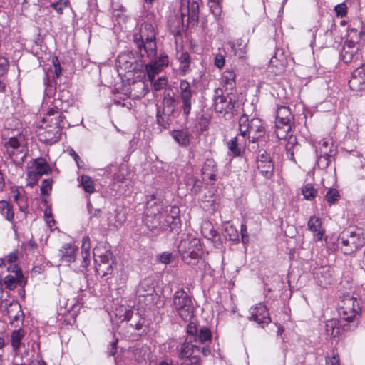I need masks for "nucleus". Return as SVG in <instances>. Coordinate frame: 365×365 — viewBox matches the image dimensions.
<instances>
[{
  "instance_id": "f257e3e1",
  "label": "nucleus",
  "mask_w": 365,
  "mask_h": 365,
  "mask_svg": "<svg viewBox=\"0 0 365 365\" xmlns=\"http://www.w3.org/2000/svg\"><path fill=\"white\" fill-rule=\"evenodd\" d=\"M140 37L141 41L137 42V45L142 58L146 56L150 61L145 65V69L147 76L152 81L155 75L168 65V58L165 53H161L157 57L155 31L152 24L145 23L141 26Z\"/></svg>"
},
{
  "instance_id": "f03ea898",
  "label": "nucleus",
  "mask_w": 365,
  "mask_h": 365,
  "mask_svg": "<svg viewBox=\"0 0 365 365\" xmlns=\"http://www.w3.org/2000/svg\"><path fill=\"white\" fill-rule=\"evenodd\" d=\"M65 118L57 107L49 108L36 133L41 142L53 144L59 140Z\"/></svg>"
},
{
  "instance_id": "7ed1b4c3",
  "label": "nucleus",
  "mask_w": 365,
  "mask_h": 365,
  "mask_svg": "<svg viewBox=\"0 0 365 365\" xmlns=\"http://www.w3.org/2000/svg\"><path fill=\"white\" fill-rule=\"evenodd\" d=\"M239 129L242 138H247L249 142L255 143L265 133V128L262 119L252 118L251 120L246 114L240 116Z\"/></svg>"
},
{
  "instance_id": "20e7f679",
  "label": "nucleus",
  "mask_w": 365,
  "mask_h": 365,
  "mask_svg": "<svg viewBox=\"0 0 365 365\" xmlns=\"http://www.w3.org/2000/svg\"><path fill=\"white\" fill-rule=\"evenodd\" d=\"M180 15L170 16L168 23L173 31H178L187 24L197 21L199 14V5L195 1H188L186 5L182 4L180 7Z\"/></svg>"
},
{
  "instance_id": "39448f33",
  "label": "nucleus",
  "mask_w": 365,
  "mask_h": 365,
  "mask_svg": "<svg viewBox=\"0 0 365 365\" xmlns=\"http://www.w3.org/2000/svg\"><path fill=\"white\" fill-rule=\"evenodd\" d=\"M178 250L182 260L188 264H195L203 254L200 240L196 237L182 239L178 245Z\"/></svg>"
},
{
  "instance_id": "423d86ee",
  "label": "nucleus",
  "mask_w": 365,
  "mask_h": 365,
  "mask_svg": "<svg viewBox=\"0 0 365 365\" xmlns=\"http://www.w3.org/2000/svg\"><path fill=\"white\" fill-rule=\"evenodd\" d=\"M340 250L345 255H351L365 244V237L361 230L344 231L339 235Z\"/></svg>"
},
{
  "instance_id": "0eeeda50",
  "label": "nucleus",
  "mask_w": 365,
  "mask_h": 365,
  "mask_svg": "<svg viewBox=\"0 0 365 365\" xmlns=\"http://www.w3.org/2000/svg\"><path fill=\"white\" fill-rule=\"evenodd\" d=\"M361 311V299L349 294L344 296L339 305L341 320L356 324Z\"/></svg>"
},
{
  "instance_id": "6e6552de",
  "label": "nucleus",
  "mask_w": 365,
  "mask_h": 365,
  "mask_svg": "<svg viewBox=\"0 0 365 365\" xmlns=\"http://www.w3.org/2000/svg\"><path fill=\"white\" fill-rule=\"evenodd\" d=\"M173 305L179 316L185 322L190 321L194 317L192 302L182 289L175 292L173 297Z\"/></svg>"
},
{
  "instance_id": "1a4fd4ad",
  "label": "nucleus",
  "mask_w": 365,
  "mask_h": 365,
  "mask_svg": "<svg viewBox=\"0 0 365 365\" xmlns=\"http://www.w3.org/2000/svg\"><path fill=\"white\" fill-rule=\"evenodd\" d=\"M93 254L97 273L101 277L110 274L112 270L110 263L112 257L110 250L106 246L99 245L93 249Z\"/></svg>"
},
{
  "instance_id": "9d476101",
  "label": "nucleus",
  "mask_w": 365,
  "mask_h": 365,
  "mask_svg": "<svg viewBox=\"0 0 365 365\" xmlns=\"http://www.w3.org/2000/svg\"><path fill=\"white\" fill-rule=\"evenodd\" d=\"M293 115L287 106L277 108L275 133L279 139H286L291 130Z\"/></svg>"
},
{
  "instance_id": "9b49d317",
  "label": "nucleus",
  "mask_w": 365,
  "mask_h": 365,
  "mask_svg": "<svg viewBox=\"0 0 365 365\" xmlns=\"http://www.w3.org/2000/svg\"><path fill=\"white\" fill-rule=\"evenodd\" d=\"M317 154V163L318 166L324 169L330 164L336 150L331 139H323L318 142L315 148Z\"/></svg>"
},
{
  "instance_id": "f8f14e48",
  "label": "nucleus",
  "mask_w": 365,
  "mask_h": 365,
  "mask_svg": "<svg viewBox=\"0 0 365 365\" xmlns=\"http://www.w3.org/2000/svg\"><path fill=\"white\" fill-rule=\"evenodd\" d=\"M178 93V102L182 103L181 108L183 114L187 116L191 110L195 91L192 89L189 82L182 80L180 82Z\"/></svg>"
},
{
  "instance_id": "ddd939ff",
  "label": "nucleus",
  "mask_w": 365,
  "mask_h": 365,
  "mask_svg": "<svg viewBox=\"0 0 365 365\" xmlns=\"http://www.w3.org/2000/svg\"><path fill=\"white\" fill-rule=\"evenodd\" d=\"M116 67L120 76H125L126 73H130L139 70V64L136 62L134 54L127 51L118 55L116 60Z\"/></svg>"
},
{
  "instance_id": "4468645a",
  "label": "nucleus",
  "mask_w": 365,
  "mask_h": 365,
  "mask_svg": "<svg viewBox=\"0 0 365 365\" xmlns=\"http://www.w3.org/2000/svg\"><path fill=\"white\" fill-rule=\"evenodd\" d=\"M162 207V205L160 204L155 205L153 207H150L147 210V215H154L155 217H158V220H159L160 225L163 227H168L171 230H173L175 228H178L180 223V217L178 215V213L175 212L176 208H173V212L175 215H163L155 214V210L159 211L160 208Z\"/></svg>"
},
{
  "instance_id": "2eb2a0df",
  "label": "nucleus",
  "mask_w": 365,
  "mask_h": 365,
  "mask_svg": "<svg viewBox=\"0 0 365 365\" xmlns=\"http://www.w3.org/2000/svg\"><path fill=\"white\" fill-rule=\"evenodd\" d=\"M234 106L235 101L230 96L222 95L221 89L215 91L214 107L217 112L226 113L231 111Z\"/></svg>"
},
{
  "instance_id": "dca6fc26",
  "label": "nucleus",
  "mask_w": 365,
  "mask_h": 365,
  "mask_svg": "<svg viewBox=\"0 0 365 365\" xmlns=\"http://www.w3.org/2000/svg\"><path fill=\"white\" fill-rule=\"evenodd\" d=\"M257 170L262 175L270 178L273 174L274 163L269 155L264 150L259 151L256 160Z\"/></svg>"
},
{
  "instance_id": "f3484780",
  "label": "nucleus",
  "mask_w": 365,
  "mask_h": 365,
  "mask_svg": "<svg viewBox=\"0 0 365 365\" xmlns=\"http://www.w3.org/2000/svg\"><path fill=\"white\" fill-rule=\"evenodd\" d=\"M250 314L249 319L255 321L262 327L268 324L271 322L269 311L267 307L262 303L252 307L250 309Z\"/></svg>"
},
{
  "instance_id": "a211bd4d",
  "label": "nucleus",
  "mask_w": 365,
  "mask_h": 365,
  "mask_svg": "<svg viewBox=\"0 0 365 365\" xmlns=\"http://www.w3.org/2000/svg\"><path fill=\"white\" fill-rule=\"evenodd\" d=\"M349 86L352 91H361L365 89V68L359 67L354 71Z\"/></svg>"
},
{
  "instance_id": "6ab92c4d",
  "label": "nucleus",
  "mask_w": 365,
  "mask_h": 365,
  "mask_svg": "<svg viewBox=\"0 0 365 365\" xmlns=\"http://www.w3.org/2000/svg\"><path fill=\"white\" fill-rule=\"evenodd\" d=\"M314 277L317 283L323 287L329 285L333 280L332 272L329 267L317 268L314 272Z\"/></svg>"
},
{
  "instance_id": "aec40b11",
  "label": "nucleus",
  "mask_w": 365,
  "mask_h": 365,
  "mask_svg": "<svg viewBox=\"0 0 365 365\" xmlns=\"http://www.w3.org/2000/svg\"><path fill=\"white\" fill-rule=\"evenodd\" d=\"M6 311L11 324L18 326L19 322H23L24 314L21 311V307L17 301L14 300L9 303Z\"/></svg>"
},
{
  "instance_id": "412c9836",
  "label": "nucleus",
  "mask_w": 365,
  "mask_h": 365,
  "mask_svg": "<svg viewBox=\"0 0 365 365\" xmlns=\"http://www.w3.org/2000/svg\"><path fill=\"white\" fill-rule=\"evenodd\" d=\"M78 247L71 243L64 244L58 251V256L61 262L70 264L76 259Z\"/></svg>"
},
{
  "instance_id": "4be33fe9",
  "label": "nucleus",
  "mask_w": 365,
  "mask_h": 365,
  "mask_svg": "<svg viewBox=\"0 0 365 365\" xmlns=\"http://www.w3.org/2000/svg\"><path fill=\"white\" fill-rule=\"evenodd\" d=\"M217 169L212 160H207L202 168V178L206 183H212L216 180Z\"/></svg>"
},
{
  "instance_id": "5701e85b",
  "label": "nucleus",
  "mask_w": 365,
  "mask_h": 365,
  "mask_svg": "<svg viewBox=\"0 0 365 365\" xmlns=\"http://www.w3.org/2000/svg\"><path fill=\"white\" fill-rule=\"evenodd\" d=\"M308 228L313 232L314 241H321L324 235V230L322 226V220L319 217L312 216L308 221Z\"/></svg>"
},
{
  "instance_id": "b1692460",
  "label": "nucleus",
  "mask_w": 365,
  "mask_h": 365,
  "mask_svg": "<svg viewBox=\"0 0 365 365\" xmlns=\"http://www.w3.org/2000/svg\"><path fill=\"white\" fill-rule=\"evenodd\" d=\"M245 144V138H242L240 135L230 140L228 143V148L233 155L240 156L244 150Z\"/></svg>"
},
{
  "instance_id": "393cba45",
  "label": "nucleus",
  "mask_w": 365,
  "mask_h": 365,
  "mask_svg": "<svg viewBox=\"0 0 365 365\" xmlns=\"http://www.w3.org/2000/svg\"><path fill=\"white\" fill-rule=\"evenodd\" d=\"M26 282L23 274L19 276L8 274L3 279L4 284L9 290H14L18 285L24 286Z\"/></svg>"
},
{
  "instance_id": "a878e982",
  "label": "nucleus",
  "mask_w": 365,
  "mask_h": 365,
  "mask_svg": "<svg viewBox=\"0 0 365 365\" xmlns=\"http://www.w3.org/2000/svg\"><path fill=\"white\" fill-rule=\"evenodd\" d=\"M154 293L155 286L151 279H145L140 282L137 290V294L140 297H150Z\"/></svg>"
},
{
  "instance_id": "bb28decb",
  "label": "nucleus",
  "mask_w": 365,
  "mask_h": 365,
  "mask_svg": "<svg viewBox=\"0 0 365 365\" xmlns=\"http://www.w3.org/2000/svg\"><path fill=\"white\" fill-rule=\"evenodd\" d=\"M6 147L9 155H14L16 151L24 152V145L21 136L19 138L12 137L10 138L8 142L6 143Z\"/></svg>"
},
{
  "instance_id": "cd10ccee",
  "label": "nucleus",
  "mask_w": 365,
  "mask_h": 365,
  "mask_svg": "<svg viewBox=\"0 0 365 365\" xmlns=\"http://www.w3.org/2000/svg\"><path fill=\"white\" fill-rule=\"evenodd\" d=\"M81 255L83 260V266L86 267L91 263V240L88 236H84L82 239Z\"/></svg>"
},
{
  "instance_id": "c85d7f7f",
  "label": "nucleus",
  "mask_w": 365,
  "mask_h": 365,
  "mask_svg": "<svg viewBox=\"0 0 365 365\" xmlns=\"http://www.w3.org/2000/svg\"><path fill=\"white\" fill-rule=\"evenodd\" d=\"M300 145L297 141V138L292 135L289 136L287 143L285 145L287 155L291 160H294V153L299 150Z\"/></svg>"
},
{
  "instance_id": "c756f323",
  "label": "nucleus",
  "mask_w": 365,
  "mask_h": 365,
  "mask_svg": "<svg viewBox=\"0 0 365 365\" xmlns=\"http://www.w3.org/2000/svg\"><path fill=\"white\" fill-rule=\"evenodd\" d=\"M232 51L234 55L240 58H243L247 53V43L241 39H237L235 42L230 43Z\"/></svg>"
},
{
  "instance_id": "7c9ffc66",
  "label": "nucleus",
  "mask_w": 365,
  "mask_h": 365,
  "mask_svg": "<svg viewBox=\"0 0 365 365\" xmlns=\"http://www.w3.org/2000/svg\"><path fill=\"white\" fill-rule=\"evenodd\" d=\"M172 136L175 140L181 146H187L190 142V134L187 130H174Z\"/></svg>"
},
{
  "instance_id": "2f4dec72",
  "label": "nucleus",
  "mask_w": 365,
  "mask_h": 365,
  "mask_svg": "<svg viewBox=\"0 0 365 365\" xmlns=\"http://www.w3.org/2000/svg\"><path fill=\"white\" fill-rule=\"evenodd\" d=\"M0 214L9 222H12L14 218L13 206L6 200L0 201Z\"/></svg>"
},
{
  "instance_id": "473e14b6",
  "label": "nucleus",
  "mask_w": 365,
  "mask_h": 365,
  "mask_svg": "<svg viewBox=\"0 0 365 365\" xmlns=\"http://www.w3.org/2000/svg\"><path fill=\"white\" fill-rule=\"evenodd\" d=\"M360 39V33L356 29H349L347 31V38L345 41V45L349 48H353L359 42Z\"/></svg>"
},
{
  "instance_id": "72a5a7b5",
  "label": "nucleus",
  "mask_w": 365,
  "mask_h": 365,
  "mask_svg": "<svg viewBox=\"0 0 365 365\" xmlns=\"http://www.w3.org/2000/svg\"><path fill=\"white\" fill-rule=\"evenodd\" d=\"M25 336V331L22 329L14 330L11 334V344L13 349L17 351L21 345V341Z\"/></svg>"
},
{
  "instance_id": "f704fd0d",
  "label": "nucleus",
  "mask_w": 365,
  "mask_h": 365,
  "mask_svg": "<svg viewBox=\"0 0 365 365\" xmlns=\"http://www.w3.org/2000/svg\"><path fill=\"white\" fill-rule=\"evenodd\" d=\"M325 331L328 336L336 337L340 334V327L337 319H332L326 322Z\"/></svg>"
},
{
  "instance_id": "c9c22d12",
  "label": "nucleus",
  "mask_w": 365,
  "mask_h": 365,
  "mask_svg": "<svg viewBox=\"0 0 365 365\" xmlns=\"http://www.w3.org/2000/svg\"><path fill=\"white\" fill-rule=\"evenodd\" d=\"M177 59L180 63V69L185 74L190 68V58L187 52L178 51Z\"/></svg>"
},
{
  "instance_id": "e433bc0d",
  "label": "nucleus",
  "mask_w": 365,
  "mask_h": 365,
  "mask_svg": "<svg viewBox=\"0 0 365 365\" xmlns=\"http://www.w3.org/2000/svg\"><path fill=\"white\" fill-rule=\"evenodd\" d=\"M23 190L21 188L12 187L11 193L14 201L17 203L21 210H24L26 208L25 197L22 194Z\"/></svg>"
},
{
  "instance_id": "4c0bfd02",
  "label": "nucleus",
  "mask_w": 365,
  "mask_h": 365,
  "mask_svg": "<svg viewBox=\"0 0 365 365\" xmlns=\"http://www.w3.org/2000/svg\"><path fill=\"white\" fill-rule=\"evenodd\" d=\"M33 169L38 173V175L47 174L50 171V168L45 159H36L33 164Z\"/></svg>"
},
{
  "instance_id": "58836bf2",
  "label": "nucleus",
  "mask_w": 365,
  "mask_h": 365,
  "mask_svg": "<svg viewBox=\"0 0 365 365\" xmlns=\"http://www.w3.org/2000/svg\"><path fill=\"white\" fill-rule=\"evenodd\" d=\"M80 184L86 192L88 194L94 192L95 184L91 177L84 175H81L80 178Z\"/></svg>"
},
{
  "instance_id": "ea45409f",
  "label": "nucleus",
  "mask_w": 365,
  "mask_h": 365,
  "mask_svg": "<svg viewBox=\"0 0 365 365\" xmlns=\"http://www.w3.org/2000/svg\"><path fill=\"white\" fill-rule=\"evenodd\" d=\"M337 26L335 24L331 23L327 26V29L324 31V44L332 43L336 40V32Z\"/></svg>"
},
{
  "instance_id": "a19ab883",
  "label": "nucleus",
  "mask_w": 365,
  "mask_h": 365,
  "mask_svg": "<svg viewBox=\"0 0 365 365\" xmlns=\"http://www.w3.org/2000/svg\"><path fill=\"white\" fill-rule=\"evenodd\" d=\"M317 190L315 189L312 184H305L302 187V193L304 198L307 200H313L317 195Z\"/></svg>"
},
{
  "instance_id": "79ce46f5",
  "label": "nucleus",
  "mask_w": 365,
  "mask_h": 365,
  "mask_svg": "<svg viewBox=\"0 0 365 365\" xmlns=\"http://www.w3.org/2000/svg\"><path fill=\"white\" fill-rule=\"evenodd\" d=\"M225 237L232 241H237L239 240V234L237 230L229 222H226L223 225Z\"/></svg>"
},
{
  "instance_id": "37998d69",
  "label": "nucleus",
  "mask_w": 365,
  "mask_h": 365,
  "mask_svg": "<svg viewBox=\"0 0 365 365\" xmlns=\"http://www.w3.org/2000/svg\"><path fill=\"white\" fill-rule=\"evenodd\" d=\"M202 235L208 240H213L217 236V231L214 229L212 224L209 222H205L202 227Z\"/></svg>"
},
{
  "instance_id": "c03bdc74",
  "label": "nucleus",
  "mask_w": 365,
  "mask_h": 365,
  "mask_svg": "<svg viewBox=\"0 0 365 365\" xmlns=\"http://www.w3.org/2000/svg\"><path fill=\"white\" fill-rule=\"evenodd\" d=\"M326 246L331 251H336L341 247L339 236L332 235L325 238Z\"/></svg>"
},
{
  "instance_id": "a18cd8bd",
  "label": "nucleus",
  "mask_w": 365,
  "mask_h": 365,
  "mask_svg": "<svg viewBox=\"0 0 365 365\" xmlns=\"http://www.w3.org/2000/svg\"><path fill=\"white\" fill-rule=\"evenodd\" d=\"M116 315L119 317V319L123 321H129L133 316V311L128 307L120 306L116 309Z\"/></svg>"
},
{
  "instance_id": "49530a36",
  "label": "nucleus",
  "mask_w": 365,
  "mask_h": 365,
  "mask_svg": "<svg viewBox=\"0 0 365 365\" xmlns=\"http://www.w3.org/2000/svg\"><path fill=\"white\" fill-rule=\"evenodd\" d=\"M158 73H157L155 76H156ZM154 76V78L155 79ZM148 78H149L148 77ZM150 82L151 81L148 79ZM153 88L155 91H158L163 88H165L168 84V80L165 76L160 77L156 81H154V80L152 81Z\"/></svg>"
},
{
  "instance_id": "de8ad7c7",
  "label": "nucleus",
  "mask_w": 365,
  "mask_h": 365,
  "mask_svg": "<svg viewBox=\"0 0 365 365\" xmlns=\"http://www.w3.org/2000/svg\"><path fill=\"white\" fill-rule=\"evenodd\" d=\"M210 9L215 16L220 15L221 13V0H208Z\"/></svg>"
},
{
  "instance_id": "09e8293b",
  "label": "nucleus",
  "mask_w": 365,
  "mask_h": 365,
  "mask_svg": "<svg viewBox=\"0 0 365 365\" xmlns=\"http://www.w3.org/2000/svg\"><path fill=\"white\" fill-rule=\"evenodd\" d=\"M212 334L210 331L207 328H202L200 329L197 338L200 342L205 343L207 341H209L211 339Z\"/></svg>"
},
{
  "instance_id": "8fccbe9b",
  "label": "nucleus",
  "mask_w": 365,
  "mask_h": 365,
  "mask_svg": "<svg viewBox=\"0 0 365 365\" xmlns=\"http://www.w3.org/2000/svg\"><path fill=\"white\" fill-rule=\"evenodd\" d=\"M68 0H60L53 1L51 4V6L53 8L58 14H61L63 9L68 5Z\"/></svg>"
},
{
  "instance_id": "3c124183",
  "label": "nucleus",
  "mask_w": 365,
  "mask_h": 365,
  "mask_svg": "<svg viewBox=\"0 0 365 365\" xmlns=\"http://www.w3.org/2000/svg\"><path fill=\"white\" fill-rule=\"evenodd\" d=\"M235 73L232 70H226L222 74V80L226 84L232 85L235 82Z\"/></svg>"
},
{
  "instance_id": "603ef678",
  "label": "nucleus",
  "mask_w": 365,
  "mask_h": 365,
  "mask_svg": "<svg viewBox=\"0 0 365 365\" xmlns=\"http://www.w3.org/2000/svg\"><path fill=\"white\" fill-rule=\"evenodd\" d=\"M112 10H113V16L116 17H120L125 12L126 9L125 8L118 4V3H113L112 4Z\"/></svg>"
},
{
  "instance_id": "864d4df0",
  "label": "nucleus",
  "mask_w": 365,
  "mask_h": 365,
  "mask_svg": "<svg viewBox=\"0 0 365 365\" xmlns=\"http://www.w3.org/2000/svg\"><path fill=\"white\" fill-rule=\"evenodd\" d=\"M178 103V100L175 99L173 96H170L169 94L165 96L163 103L165 106L169 107L172 111L174 110Z\"/></svg>"
},
{
  "instance_id": "5fc2aeb1",
  "label": "nucleus",
  "mask_w": 365,
  "mask_h": 365,
  "mask_svg": "<svg viewBox=\"0 0 365 365\" xmlns=\"http://www.w3.org/2000/svg\"><path fill=\"white\" fill-rule=\"evenodd\" d=\"M339 197V192L336 190L332 189L327 192L326 195V200L329 204H333L338 200Z\"/></svg>"
},
{
  "instance_id": "6e6d98bb",
  "label": "nucleus",
  "mask_w": 365,
  "mask_h": 365,
  "mask_svg": "<svg viewBox=\"0 0 365 365\" xmlns=\"http://www.w3.org/2000/svg\"><path fill=\"white\" fill-rule=\"evenodd\" d=\"M334 11L339 17H344L346 15L347 7L344 3L337 4L334 7Z\"/></svg>"
},
{
  "instance_id": "4d7b16f0",
  "label": "nucleus",
  "mask_w": 365,
  "mask_h": 365,
  "mask_svg": "<svg viewBox=\"0 0 365 365\" xmlns=\"http://www.w3.org/2000/svg\"><path fill=\"white\" fill-rule=\"evenodd\" d=\"M51 181L50 180H43L41 187V192L43 195H48L51 190Z\"/></svg>"
},
{
  "instance_id": "13d9d810",
  "label": "nucleus",
  "mask_w": 365,
  "mask_h": 365,
  "mask_svg": "<svg viewBox=\"0 0 365 365\" xmlns=\"http://www.w3.org/2000/svg\"><path fill=\"white\" fill-rule=\"evenodd\" d=\"M19 258V252L17 250H13L9 255L5 257L6 263L12 264L15 262Z\"/></svg>"
},
{
  "instance_id": "bf43d9fd",
  "label": "nucleus",
  "mask_w": 365,
  "mask_h": 365,
  "mask_svg": "<svg viewBox=\"0 0 365 365\" xmlns=\"http://www.w3.org/2000/svg\"><path fill=\"white\" fill-rule=\"evenodd\" d=\"M9 61L4 57H0V77L4 76L8 71Z\"/></svg>"
},
{
  "instance_id": "052dcab7",
  "label": "nucleus",
  "mask_w": 365,
  "mask_h": 365,
  "mask_svg": "<svg viewBox=\"0 0 365 365\" xmlns=\"http://www.w3.org/2000/svg\"><path fill=\"white\" fill-rule=\"evenodd\" d=\"M241 240L244 245H247L249 242V235L247 232V228L245 224L241 225Z\"/></svg>"
},
{
  "instance_id": "680f3d73",
  "label": "nucleus",
  "mask_w": 365,
  "mask_h": 365,
  "mask_svg": "<svg viewBox=\"0 0 365 365\" xmlns=\"http://www.w3.org/2000/svg\"><path fill=\"white\" fill-rule=\"evenodd\" d=\"M191 354L190 345L187 344H183L181 346L180 357L181 359L189 356Z\"/></svg>"
},
{
  "instance_id": "e2e57ef3",
  "label": "nucleus",
  "mask_w": 365,
  "mask_h": 365,
  "mask_svg": "<svg viewBox=\"0 0 365 365\" xmlns=\"http://www.w3.org/2000/svg\"><path fill=\"white\" fill-rule=\"evenodd\" d=\"M225 57L221 53H217L215 56V66L218 68H222L225 65Z\"/></svg>"
},
{
  "instance_id": "0e129e2a",
  "label": "nucleus",
  "mask_w": 365,
  "mask_h": 365,
  "mask_svg": "<svg viewBox=\"0 0 365 365\" xmlns=\"http://www.w3.org/2000/svg\"><path fill=\"white\" fill-rule=\"evenodd\" d=\"M172 255L170 252H165L158 257V259L163 264H169L171 261Z\"/></svg>"
},
{
  "instance_id": "69168bd1",
  "label": "nucleus",
  "mask_w": 365,
  "mask_h": 365,
  "mask_svg": "<svg viewBox=\"0 0 365 365\" xmlns=\"http://www.w3.org/2000/svg\"><path fill=\"white\" fill-rule=\"evenodd\" d=\"M7 271L9 272L14 273L15 275H18V276H19L20 274H23L19 266L17 264H14V263L11 264L7 267Z\"/></svg>"
},
{
  "instance_id": "338daca9",
  "label": "nucleus",
  "mask_w": 365,
  "mask_h": 365,
  "mask_svg": "<svg viewBox=\"0 0 365 365\" xmlns=\"http://www.w3.org/2000/svg\"><path fill=\"white\" fill-rule=\"evenodd\" d=\"M27 176L28 178L30 180L29 183L31 184L35 183L41 175H38V173H37V172L33 169V170L28 172Z\"/></svg>"
},
{
  "instance_id": "774afa93",
  "label": "nucleus",
  "mask_w": 365,
  "mask_h": 365,
  "mask_svg": "<svg viewBox=\"0 0 365 365\" xmlns=\"http://www.w3.org/2000/svg\"><path fill=\"white\" fill-rule=\"evenodd\" d=\"M327 365H340L339 359L337 355H334L331 358L327 360Z\"/></svg>"
}]
</instances>
